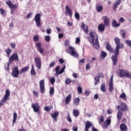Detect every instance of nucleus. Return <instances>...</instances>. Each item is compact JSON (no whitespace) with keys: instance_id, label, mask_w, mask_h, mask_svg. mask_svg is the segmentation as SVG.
Returning a JSON list of instances; mask_svg holds the SVG:
<instances>
[{"instance_id":"nucleus-44","label":"nucleus","mask_w":131,"mask_h":131,"mask_svg":"<svg viewBox=\"0 0 131 131\" xmlns=\"http://www.w3.org/2000/svg\"><path fill=\"white\" fill-rule=\"evenodd\" d=\"M75 18H76L77 20L80 19V15H79V13L76 12L75 13Z\"/></svg>"},{"instance_id":"nucleus-12","label":"nucleus","mask_w":131,"mask_h":131,"mask_svg":"<svg viewBox=\"0 0 131 131\" xmlns=\"http://www.w3.org/2000/svg\"><path fill=\"white\" fill-rule=\"evenodd\" d=\"M115 43L116 45V47H118L119 48H123V46H124V45L123 44V43H120V39L116 37L114 39Z\"/></svg>"},{"instance_id":"nucleus-48","label":"nucleus","mask_w":131,"mask_h":131,"mask_svg":"<svg viewBox=\"0 0 131 131\" xmlns=\"http://www.w3.org/2000/svg\"><path fill=\"white\" fill-rule=\"evenodd\" d=\"M44 110H45V111H47V112H49L51 111V109L50 108V106H45Z\"/></svg>"},{"instance_id":"nucleus-60","label":"nucleus","mask_w":131,"mask_h":131,"mask_svg":"<svg viewBox=\"0 0 131 131\" xmlns=\"http://www.w3.org/2000/svg\"><path fill=\"white\" fill-rule=\"evenodd\" d=\"M90 91H85L84 92V94L85 95V96H86L88 97V96H89L90 94Z\"/></svg>"},{"instance_id":"nucleus-51","label":"nucleus","mask_w":131,"mask_h":131,"mask_svg":"<svg viewBox=\"0 0 131 131\" xmlns=\"http://www.w3.org/2000/svg\"><path fill=\"white\" fill-rule=\"evenodd\" d=\"M79 42H80V39L79 38V37H77L76 38V41H75L76 45H78V43H79Z\"/></svg>"},{"instance_id":"nucleus-45","label":"nucleus","mask_w":131,"mask_h":131,"mask_svg":"<svg viewBox=\"0 0 131 131\" xmlns=\"http://www.w3.org/2000/svg\"><path fill=\"white\" fill-rule=\"evenodd\" d=\"M77 91L78 94H81V93H82V88H81V86H79L77 88Z\"/></svg>"},{"instance_id":"nucleus-40","label":"nucleus","mask_w":131,"mask_h":131,"mask_svg":"<svg viewBox=\"0 0 131 131\" xmlns=\"http://www.w3.org/2000/svg\"><path fill=\"white\" fill-rule=\"evenodd\" d=\"M74 102L75 104H76V105H78V104H79V102H80V99H79V98H76L74 100Z\"/></svg>"},{"instance_id":"nucleus-36","label":"nucleus","mask_w":131,"mask_h":131,"mask_svg":"<svg viewBox=\"0 0 131 131\" xmlns=\"http://www.w3.org/2000/svg\"><path fill=\"white\" fill-rule=\"evenodd\" d=\"M96 9H97V12L100 13V12H102V11H103V6H98V5H96Z\"/></svg>"},{"instance_id":"nucleus-37","label":"nucleus","mask_w":131,"mask_h":131,"mask_svg":"<svg viewBox=\"0 0 131 131\" xmlns=\"http://www.w3.org/2000/svg\"><path fill=\"white\" fill-rule=\"evenodd\" d=\"M120 34L122 35V38L124 39L125 38V31H124V30H121L120 32Z\"/></svg>"},{"instance_id":"nucleus-25","label":"nucleus","mask_w":131,"mask_h":131,"mask_svg":"<svg viewBox=\"0 0 131 131\" xmlns=\"http://www.w3.org/2000/svg\"><path fill=\"white\" fill-rule=\"evenodd\" d=\"M18 115H17L16 112H14L13 113V121H12V126H14V124L16 123V120H17V117Z\"/></svg>"},{"instance_id":"nucleus-30","label":"nucleus","mask_w":131,"mask_h":131,"mask_svg":"<svg viewBox=\"0 0 131 131\" xmlns=\"http://www.w3.org/2000/svg\"><path fill=\"white\" fill-rule=\"evenodd\" d=\"M5 52L6 53V55H7V57H10V55L12 53V49H10V48H8L5 50Z\"/></svg>"},{"instance_id":"nucleus-47","label":"nucleus","mask_w":131,"mask_h":131,"mask_svg":"<svg viewBox=\"0 0 131 131\" xmlns=\"http://www.w3.org/2000/svg\"><path fill=\"white\" fill-rule=\"evenodd\" d=\"M55 81H56V79H55V77H52L50 79V82L51 84H54V83H55Z\"/></svg>"},{"instance_id":"nucleus-59","label":"nucleus","mask_w":131,"mask_h":131,"mask_svg":"<svg viewBox=\"0 0 131 131\" xmlns=\"http://www.w3.org/2000/svg\"><path fill=\"white\" fill-rule=\"evenodd\" d=\"M59 70H60V66H57L55 68V72H59Z\"/></svg>"},{"instance_id":"nucleus-29","label":"nucleus","mask_w":131,"mask_h":131,"mask_svg":"<svg viewBox=\"0 0 131 131\" xmlns=\"http://www.w3.org/2000/svg\"><path fill=\"white\" fill-rule=\"evenodd\" d=\"M94 80H95V83L94 84L95 85H97L99 82H100V78L98 76H96L94 77Z\"/></svg>"},{"instance_id":"nucleus-54","label":"nucleus","mask_w":131,"mask_h":131,"mask_svg":"<svg viewBox=\"0 0 131 131\" xmlns=\"http://www.w3.org/2000/svg\"><path fill=\"white\" fill-rule=\"evenodd\" d=\"M64 46L66 47H68L69 46V41L68 40H66L64 42Z\"/></svg>"},{"instance_id":"nucleus-4","label":"nucleus","mask_w":131,"mask_h":131,"mask_svg":"<svg viewBox=\"0 0 131 131\" xmlns=\"http://www.w3.org/2000/svg\"><path fill=\"white\" fill-rule=\"evenodd\" d=\"M118 71V75L121 78L126 77L127 78L129 76V73L125 70L119 69Z\"/></svg>"},{"instance_id":"nucleus-27","label":"nucleus","mask_w":131,"mask_h":131,"mask_svg":"<svg viewBox=\"0 0 131 131\" xmlns=\"http://www.w3.org/2000/svg\"><path fill=\"white\" fill-rule=\"evenodd\" d=\"M28 70H29V66H27L26 67H25L24 68L21 69L20 70V74H22V73H23V72H26L27 71H28Z\"/></svg>"},{"instance_id":"nucleus-13","label":"nucleus","mask_w":131,"mask_h":131,"mask_svg":"<svg viewBox=\"0 0 131 131\" xmlns=\"http://www.w3.org/2000/svg\"><path fill=\"white\" fill-rule=\"evenodd\" d=\"M39 85H40V92L41 94L45 93V80H41L39 82Z\"/></svg>"},{"instance_id":"nucleus-53","label":"nucleus","mask_w":131,"mask_h":131,"mask_svg":"<svg viewBox=\"0 0 131 131\" xmlns=\"http://www.w3.org/2000/svg\"><path fill=\"white\" fill-rule=\"evenodd\" d=\"M98 76L99 78H104V74L102 73H100Z\"/></svg>"},{"instance_id":"nucleus-9","label":"nucleus","mask_w":131,"mask_h":131,"mask_svg":"<svg viewBox=\"0 0 131 131\" xmlns=\"http://www.w3.org/2000/svg\"><path fill=\"white\" fill-rule=\"evenodd\" d=\"M31 107L33 109L34 112L38 113L39 112V109H40V106L38 103H32L31 104Z\"/></svg>"},{"instance_id":"nucleus-15","label":"nucleus","mask_w":131,"mask_h":131,"mask_svg":"<svg viewBox=\"0 0 131 131\" xmlns=\"http://www.w3.org/2000/svg\"><path fill=\"white\" fill-rule=\"evenodd\" d=\"M36 47L37 48V50L41 54H43V49L41 48V42H39L36 43Z\"/></svg>"},{"instance_id":"nucleus-55","label":"nucleus","mask_w":131,"mask_h":131,"mask_svg":"<svg viewBox=\"0 0 131 131\" xmlns=\"http://www.w3.org/2000/svg\"><path fill=\"white\" fill-rule=\"evenodd\" d=\"M55 64L56 62L53 61L50 64L49 66L50 67H54V66H55Z\"/></svg>"},{"instance_id":"nucleus-20","label":"nucleus","mask_w":131,"mask_h":131,"mask_svg":"<svg viewBox=\"0 0 131 131\" xmlns=\"http://www.w3.org/2000/svg\"><path fill=\"white\" fill-rule=\"evenodd\" d=\"M121 111H128L127 105L125 103H122L121 104Z\"/></svg>"},{"instance_id":"nucleus-63","label":"nucleus","mask_w":131,"mask_h":131,"mask_svg":"<svg viewBox=\"0 0 131 131\" xmlns=\"http://www.w3.org/2000/svg\"><path fill=\"white\" fill-rule=\"evenodd\" d=\"M100 122H101L102 123L104 122V117L103 116H101L100 117Z\"/></svg>"},{"instance_id":"nucleus-58","label":"nucleus","mask_w":131,"mask_h":131,"mask_svg":"<svg viewBox=\"0 0 131 131\" xmlns=\"http://www.w3.org/2000/svg\"><path fill=\"white\" fill-rule=\"evenodd\" d=\"M63 36H64V35H63V34H62V33H59L58 34V38H59V39L63 38Z\"/></svg>"},{"instance_id":"nucleus-24","label":"nucleus","mask_w":131,"mask_h":131,"mask_svg":"<svg viewBox=\"0 0 131 131\" xmlns=\"http://www.w3.org/2000/svg\"><path fill=\"white\" fill-rule=\"evenodd\" d=\"M59 115V113L58 112H55L54 113V114H51V117L52 118H54L55 121H57V117H58V116Z\"/></svg>"},{"instance_id":"nucleus-57","label":"nucleus","mask_w":131,"mask_h":131,"mask_svg":"<svg viewBox=\"0 0 131 131\" xmlns=\"http://www.w3.org/2000/svg\"><path fill=\"white\" fill-rule=\"evenodd\" d=\"M32 15V13H29V14H28L27 15V16H26V18L27 19H29V18H30V17H31V15Z\"/></svg>"},{"instance_id":"nucleus-26","label":"nucleus","mask_w":131,"mask_h":131,"mask_svg":"<svg viewBox=\"0 0 131 131\" xmlns=\"http://www.w3.org/2000/svg\"><path fill=\"white\" fill-rule=\"evenodd\" d=\"M112 25L113 27L114 28L119 27V26H120V24L117 23V21L116 20H114L112 23Z\"/></svg>"},{"instance_id":"nucleus-49","label":"nucleus","mask_w":131,"mask_h":131,"mask_svg":"<svg viewBox=\"0 0 131 131\" xmlns=\"http://www.w3.org/2000/svg\"><path fill=\"white\" fill-rule=\"evenodd\" d=\"M125 43H126V45H128V46H129V47H130V48H131V41L130 40H126Z\"/></svg>"},{"instance_id":"nucleus-7","label":"nucleus","mask_w":131,"mask_h":131,"mask_svg":"<svg viewBox=\"0 0 131 131\" xmlns=\"http://www.w3.org/2000/svg\"><path fill=\"white\" fill-rule=\"evenodd\" d=\"M19 69L18 67H16L12 70V72L11 73V75L13 77L17 78L19 76Z\"/></svg>"},{"instance_id":"nucleus-52","label":"nucleus","mask_w":131,"mask_h":131,"mask_svg":"<svg viewBox=\"0 0 131 131\" xmlns=\"http://www.w3.org/2000/svg\"><path fill=\"white\" fill-rule=\"evenodd\" d=\"M126 97L125 93H123L122 94L120 95V98H122V99H124Z\"/></svg>"},{"instance_id":"nucleus-3","label":"nucleus","mask_w":131,"mask_h":131,"mask_svg":"<svg viewBox=\"0 0 131 131\" xmlns=\"http://www.w3.org/2000/svg\"><path fill=\"white\" fill-rule=\"evenodd\" d=\"M10 90H9V89H7L4 95V97L2 100L0 101V108L2 107V106L5 105V103H7L8 100H9V98H10Z\"/></svg>"},{"instance_id":"nucleus-34","label":"nucleus","mask_w":131,"mask_h":131,"mask_svg":"<svg viewBox=\"0 0 131 131\" xmlns=\"http://www.w3.org/2000/svg\"><path fill=\"white\" fill-rule=\"evenodd\" d=\"M71 100V94H69L66 98V104H68Z\"/></svg>"},{"instance_id":"nucleus-6","label":"nucleus","mask_w":131,"mask_h":131,"mask_svg":"<svg viewBox=\"0 0 131 131\" xmlns=\"http://www.w3.org/2000/svg\"><path fill=\"white\" fill-rule=\"evenodd\" d=\"M13 61H19V55L17 53H13L11 56L9 58V64H12Z\"/></svg>"},{"instance_id":"nucleus-28","label":"nucleus","mask_w":131,"mask_h":131,"mask_svg":"<svg viewBox=\"0 0 131 131\" xmlns=\"http://www.w3.org/2000/svg\"><path fill=\"white\" fill-rule=\"evenodd\" d=\"M117 119L118 120H121V117H122V112H120V110H119L117 115Z\"/></svg>"},{"instance_id":"nucleus-64","label":"nucleus","mask_w":131,"mask_h":131,"mask_svg":"<svg viewBox=\"0 0 131 131\" xmlns=\"http://www.w3.org/2000/svg\"><path fill=\"white\" fill-rule=\"evenodd\" d=\"M33 95H35V97H38L39 96L38 93L36 92L35 91H33Z\"/></svg>"},{"instance_id":"nucleus-35","label":"nucleus","mask_w":131,"mask_h":131,"mask_svg":"<svg viewBox=\"0 0 131 131\" xmlns=\"http://www.w3.org/2000/svg\"><path fill=\"white\" fill-rule=\"evenodd\" d=\"M73 114L76 117H77L79 115V111L77 110H74Z\"/></svg>"},{"instance_id":"nucleus-32","label":"nucleus","mask_w":131,"mask_h":131,"mask_svg":"<svg viewBox=\"0 0 131 131\" xmlns=\"http://www.w3.org/2000/svg\"><path fill=\"white\" fill-rule=\"evenodd\" d=\"M31 75H36V72H35V70H34V67H33V64L31 65Z\"/></svg>"},{"instance_id":"nucleus-16","label":"nucleus","mask_w":131,"mask_h":131,"mask_svg":"<svg viewBox=\"0 0 131 131\" xmlns=\"http://www.w3.org/2000/svg\"><path fill=\"white\" fill-rule=\"evenodd\" d=\"M81 28L82 30H83V32L86 33V34L89 33V27L88 26H85V24L83 22L81 23Z\"/></svg>"},{"instance_id":"nucleus-46","label":"nucleus","mask_w":131,"mask_h":131,"mask_svg":"<svg viewBox=\"0 0 131 131\" xmlns=\"http://www.w3.org/2000/svg\"><path fill=\"white\" fill-rule=\"evenodd\" d=\"M45 39L46 41H47L48 42H49L51 40V37H50V36L48 35L45 36Z\"/></svg>"},{"instance_id":"nucleus-19","label":"nucleus","mask_w":131,"mask_h":131,"mask_svg":"<svg viewBox=\"0 0 131 131\" xmlns=\"http://www.w3.org/2000/svg\"><path fill=\"white\" fill-rule=\"evenodd\" d=\"M105 46L106 50H107L108 52H110V53H113V52H114L113 48H112V47H111V45H110V43H109V42H106Z\"/></svg>"},{"instance_id":"nucleus-5","label":"nucleus","mask_w":131,"mask_h":131,"mask_svg":"<svg viewBox=\"0 0 131 131\" xmlns=\"http://www.w3.org/2000/svg\"><path fill=\"white\" fill-rule=\"evenodd\" d=\"M67 53H68V54H70L71 56H72L74 57V58H78V53H76L75 52V50L74 49V48H73L72 46H70L68 48V51H66Z\"/></svg>"},{"instance_id":"nucleus-56","label":"nucleus","mask_w":131,"mask_h":131,"mask_svg":"<svg viewBox=\"0 0 131 131\" xmlns=\"http://www.w3.org/2000/svg\"><path fill=\"white\" fill-rule=\"evenodd\" d=\"M59 61L60 64H63V63H64V62H65V60H64L63 59V58H60L59 59Z\"/></svg>"},{"instance_id":"nucleus-50","label":"nucleus","mask_w":131,"mask_h":131,"mask_svg":"<svg viewBox=\"0 0 131 131\" xmlns=\"http://www.w3.org/2000/svg\"><path fill=\"white\" fill-rule=\"evenodd\" d=\"M113 75H112L110 78L109 84H113Z\"/></svg>"},{"instance_id":"nucleus-1","label":"nucleus","mask_w":131,"mask_h":131,"mask_svg":"<svg viewBox=\"0 0 131 131\" xmlns=\"http://www.w3.org/2000/svg\"><path fill=\"white\" fill-rule=\"evenodd\" d=\"M89 35L90 37H88V41L92 44L94 49L99 50L100 49V45L98 40V35L94 31L90 32Z\"/></svg>"},{"instance_id":"nucleus-38","label":"nucleus","mask_w":131,"mask_h":131,"mask_svg":"<svg viewBox=\"0 0 131 131\" xmlns=\"http://www.w3.org/2000/svg\"><path fill=\"white\" fill-rule=\"evenodd\" d=\"M54 93H55V89H54V87H51L50 88V90L49 92L50 96H53Z\"/></svg>"},{"instance_id":"nucleus-18","label":"nucleus","mask_w":131,"mask_h":131,"mask_svg":"<svg viewBox=\"0 0 131 131\" xmlns=\"http://www.w3.org/2000/svg\"><path fill=\"white\" fill-rule=\"evenodd\" d=\"M92 122H91V121H86L85 122L84 130L89 131V129L91 128V127H92Z\"/></svg>"},{"instance_id":"nucleus-39","label":"nucleus","mask_w":131,"mask_h":131,"mask_svg":"<svg viewBox=\"0 0 131 131\" xmlns=\"http://www.w3.org/2000/svg\"><path fill=\"white\" fill-rule=\"evenodd\" d=\"M72 82V80H71L69 78H67L65 80V83L66 84H70Z\"/></svg>"},{"instance_id":"nucleus-43","label":"nucleus","mask_w":131,"mask_h":131,"mask_svg":"<svg viewBox=\"0 0 131 131\" xmlns=\"http://www.w3.org/2000/svg\"><path fill=\"white\" fill-rule=\"evenodd\" d=\"M108 90L111 93L113 92V84H109Z\"/></svg>"},{"instance_id":"nucleus-21","label":"nucleus","mask_w":131,"mask_h":131,"mask_svg":"<svg viewBox=\"0 0 131 131\" xmlns=\"http://www.w3.org/2000/svg\"><path fill=\"white\" fill-rule=\"evenodd\" d=\"M104 126H103V128H107L108 127V125H110L111 124V119H106L104 122Z\"/></svg>"},{"instance_id":"nucleus-23","label":"nucleus","mask_w":131,"mask_h":131,"mask_svg":"<svg viewBox=\"0 0 131 131\" xmlns=\"http://www.w3.org/2000/svg\"><path fill=\"white\" fill-rule=\"evenodd\" d=\"M120 129L121 131H127V126L124 123H122L120 125Z\"/></svg>"},{"instance_id":"nucleus-41","label":"nucleus","mask_w":131,"mask_h":131,"mask_svg":"<svg viewBox=\"0 0 131 131\" xmlns=\"http://www.w3.org/2000/svg\"><path fill=\"white\" fill-rule=\"evenodd\" d=\"M66 69V66H64L62 69H60L59 72H58L59 74H62L63 72L65 71V69Z\"/></svg>"},{"instance_id":"nucleus-61","label":"nucleus","mask_w":131,"mask_h":131,"mask_svg":"<svg viewBox=\"0 0 131 131\" xmlns=\"http://www.w3.org/2000/svg\"><path fill=\"white\" fill-rule=\"evenodd\" d=\"M119 22H120V23H123L124 22V18L123 17L120 18L119 19Z\"/></svg>"},{"instance_id":"nucleus-62","label":"nucleus","mask_w":131,"mask_h":131,"mask_svg":"<svg viewBox=\"0 0 131 131\" xmlns=\"http://www.w3.org/2000/svg\"><path fill=\"white\" fill-rule=\"evenodd\" d=\"M117 7H118V4H116V3H115L114 7H113L114 10H116V9H117Z\"/></svg>"},{"instance_id":"nucleus-8","label":"nucleus","mask_w":131,"mask_h":131,"mask_svg":"<svg viewBox=\"0 0 131 131\" xmlns=\"http://www.w3.org/2000/svg\"><path fill=\"white\" fill-rule=\"evenodd\" d=\"M34 61L37 69H41V60H40V58L35 57Z\"/></svg>"},{"instance_id":"nucleus-33","label":"nucleus","mask_w":131,"mask_h":131,"mask_svg":"<svg viewBox=\"0 0 131 131\" xmlns=\"http://www.w3.org/2000/svg\"><path fill=\"white\" fill-rule=\"evenodd\" d=\"M100 57H101V59L104 60V59H105V58H106V57H107V53H106L104 51H102L100 55Z\"/></svg>"},{"instance_id":"nucleus-11","label":"nucleus","mask_w":131,"mask_h":131,"mask_svg":"<svg viewBox=\"0 0 131 131\" xmlns=\"http://www.w3.org/2000/svg\"><path fill=\"white\" fill-rule=\"evenodd\" d=\"M66 15H69V17H72V15H73V12H72V10L69 7V6L67 5L66 6V12H64Z\"/></svg>"},{"instance_id":"nucleus-17","label":"nucleus","mask_w":131,"mask_h":131,"mask_svg":"<svg viewBox=\"0 0 131 131\" xmlns=\"http://www.w3.org/2000/svg\"><path fill=\"white\" fill-rule=\"evenodd\" d=\"M6 4L8 6L10 9H17V6L14 5L11 1H6Z\"/></svg>"},{"instance_id":"nucleus-2","label":"nucleus","mask_w":131,"mask_h":131,"mask_svg":"<svg viewBox=\"0 0 131 131\" xmlns=\"http://www.w3.org/2000/svg\"><path fill=\"white\" fill-rule=\"evenodd\" d=\"M123 47H119L116 46V50L115 51V54L112 56V60L113 61V64L114 66L117 65V57L119 55V49H123Z\"/></svg>"},{"instance_id":"nucleus-31","label":"nucleus","mask_w":131,"mask_h":131,"mask_svg":"<svg viewBox=\"0 0 131 131\" xmlns=\"http://www.w3.org/2000/svg\"><path fill=\"white\" fill-rule=\"evenodd\" d=\"M100 90L103 92V93L106 92V86L105 85V83H103L101 85Z\"/></svg>"},{"instance_id":"nucleus-14","label":"nucleus","mask_w":131,"mask_h":131,"mask_svg":"<svg viewBox=\"0 0 131 131\" xmlns=\"http://www.w3.org/2000/svg\"><path fill=\"white\" fill-rule=\"evenodd\" d=\"M103 21V25L106 26H108L109 25V23H110V20H109V18H108V17L106 16H103L102 18Z\"/></svg>"},{"instance_id":"nucleus-42","label":"nucleus","mask_w":131,"mask_h":131,"mask_svg":"<svg viewBox=\"0 0 131 131\" xmlns=\"http://www.w3.org/2000/svg\"><path fill=\"white\" fill-rule=\"evenodd\" d=\"M33 39L34 41H35V42H37V41H38V40L39 39V37H38V36L37 35H35L33 37Z\"/></svg>"},{"instance_id":"nucleus-10","label":"nucleus","mask_w":131,"mask_h":131,"mask_svg":"<svg viewBox=\"0 0 131 131\" xmlns=\"http://www.w3.org/2000/svg\"><path fill=\"white\" fill-rule=\"evenodd\" d=\"M34 20L36 22V26H40V25H41V23H40V21L41 19L40 18V14L39 13L36 14Z\"/></svg>"},{"instance_id":"nucleus-22","label":"nucleus","mask_w":131,"mask_h":131,"mask_svg":"<svg viewBox=\"0 0 131 131\" xmlns=\"http://www.w3.org/2000/svg\"><path fill=\"white\" fill-rule=\"evenodd\" d=\"M105 26H106L103 24H100L98 27V31H99V32H103V31L105 30Z\"/></svg>"}]
</instances>
